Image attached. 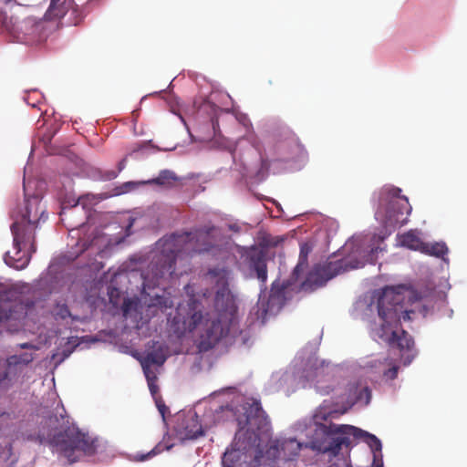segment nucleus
Here are the masks:
<instances>
[{
	"label": "nucleus",
	"mask_w": 467,
	"mask_h": 467,
	"mask_svg": "<svg viewBox=\"0 0 467 467\" xmlns=\"http://www.w3.org/2000/svg\"><path fill=\"white\" fill-rule=\"evenodd\" d=\"M213 225L196 229L194 232L173 234L161 239L157 245L161 248L147 270L142 274L143 284L148 286L160 285L161 279L171 275L178 259L189 258L194 254H214L219 250Z\"/></svg>",
	"instance_id": "1"
},
{
	"label": "nucleus",
	"mask_w": 467,
	"mask_h": 467,
	"mask_svg": "<svg viewBox=\"0 0 467 467\" xmlns=\"http://www.w3.org/2000/svg\"><path fill=\"white\" fill-rule=\"evenodd\" d=\"M236 420L239 428L234 444L223 453V467H240L245 463V452L254 446H259L261 439L267 437L271 429L270 420L257 400L244 403L243 413Z\"/></svg>",
	"instance_id": "2"
},
{
	"label": "nucleus",
	"mask_w": 467,
	"mask_h": 467,
	"mask_svg": "<svg viewBox=\"0 0 467 467\" xmlns=\"http://www.w3.org/2000/svg\"><path fill=\"white\" fill-rule=\"evenodd\" d=\"M48 425L53 431L47 435L39 432L36 437L40 444L47 443L54 450L68 460L70 463L78 461L82 456H92L97 451V440L88 433L82 431L67 416L60 413L48 419Z\"/></svg>",
	"instance_id": "3"
},
{
	"label": "nucleus",
	"mask_w": 467,
	"mask_h": 467,
	"mask_svg": "<svg viewBox=\"0 0 467 467\" xmlns=\"http://www.w3.org/2000/svg\"><path fill=\"white\" fill-rule=\"evenodd\" d=\"M199 306L200 304L195 299H190L187 302L186 314L184 315L185 307L180 305L175 318H178L179 322L182 321L184 328L189 331L200 327L199 348L202 351H208L221 340L227 331H225L217 313H207L203 316Z\"/></svg>",
	"instance_id": "4"
},
{
	"label": "nucleus",
	"mask_w": 467,
	"mask_h": 467,
	"mask_svg": "<svg viewBox=\"0 0 467 467\" xmlns=\"http://www.w3.org/2000/svg\"><path fill=\"white\" fill-rule=\"evenodd\" d=\"M333 411L324 412L321 415L317 413L315 419V431L310 441V448L319 452H329L333 456H337L342 446L350 444V437L356 427L351 425H337L329 423L328 425L317 422L318 419L327 420L332 415Z\"/></svg>",
	"instance_id": "5"
},
{
	"label": "nucleus",
	"mask_w": 467,
	"mask_h": 467,
	"mask_svg": "<svg viewBox=\"0 0 467 467\" xmlns=\"http://www.w3.org/2000/svg\"><path fill=\"white\" fill-rule=\"evenodd\" d=\"M389 294L386 293L383 297L378 300V313L381 321L379 327L375 329V335L382 341L386 342L390 348H398L401 356L405 353L412 351L414 341L411 336L405 330L400 332L395 331L393 328L400 322L397 306H387L389 302Z\"/></svg>",
	"instance_id": "6"
},
{
	"label": "nucleus",
	"mask_w": 467,
	"mask_h": 467,
	"mask_svg": "<svg viewBox=\"0 0 467 467\" xmlns=\"http://www.w3.org/2000/svg\"><path fill=\"white\" fill-rule=\"evenodd\" d=\"M401 190L395 186H385L379 192V206L375 212L376 220L386 229L402 226L408 223L411 206Z\"/></svg>",
	"instance_id": "7"
},
{
	"label": "nucleus",
	"mask_w": 467,
	"mask_h": 467,
	"mask_svg": "<svg viewBox=\"0 0 467 467\" xmlns=\"http://www.w3.org/2000/svg\"><path fill=\"white\" fill-rule=\"evenodd\" d=\"M45 210L40 206V200L33 196L26 200L25 213L16 218L11 225V232L16 245L30 244L31 253L36 252L35 232L41 220L47 219Z\"/></svg>",
	"instance_id": "8"
},
{
	"label": "nucleus",
	"mask_w": 467,
	"mask_h": 467,
	"mask_svg": "<svg viewBox=\"0 0 467 467\" xmlns=\"http://www.w3.org/2000/svg\"><path fill=\"white\" fill-rule=\"evenodd\" d=\"M34 359V354L27 352L7 357L4 365L0 366V392L7 391L16 383L22 385L25 368Z\"/></svg>",
	"instance_id": "9"
},
{
	"label": "nucleus",
	"mask_w": 467,
	"mask_h": 467,
	"mask_svg": "<svg viewBox=\"0 0 467 467\" xmlns=\"http://www.w3.org/2000/svg\"><path fill=\"white\" fill-rule=\"evenodd\" d=\"M365 262L359 259L345 258L342 260L327 262L324 265H317L309 273L307 282L315 286H323L328 280L336 275L352 269L364 266Z\"/></svg>",
	"instance_id": "10"
},
{
	"label": "nucleus",
	"mask_w": 467,
	"mask_h": 467,
	"mask_svg": "<svg viewBox=\"0 0 467 467\" xmlns=\"http://www.w3.org/2000/svg\"><path fill=\"white\" fill-rule=\"evenodd\" d=\"M173 431L181 441L196 440L204 435L199 417L193 410L179 412L175 416Z\"/></svg>",
	"instance_id": "11"
},
{
	"label": "nucleus",
	"mask_w": 467,
	"mask_h": 467,
	"mask_svg": "<svg viewBox=\"0 0 467 467\" xmlns=\"http://www.w3.org/2000/svg\"><path fill=\"white\" fill-rule=\"evenodd\" d=\"M285 299V288L280 286L277 281L274 282L268 300L266 302L259 300L253 308L256 316V320L264 325L266 322L269 313L277 312L283 307Z\"/></svg>",
	"instance_id": "12"
},
{
	"label": "nucleus",
	"mask_w": 467,
	"mask_h": 467,
	"mask_svg": "<svg viewBox=\"0 0 467 467\" xmlns=\"http://www.w3.org/2000/svg\"><path fill=\"white\" fill-rule=\"evenodd\" d=\"M267 258L268 252L265 247L252 246L244 254V264L252 273L255 274L265 288L267 281Z\"/></svg>",
	"instance_id": "13"
},
{
	"label": "nucleus",
	"mask_w": 467,
	"mask_h": 467,
	"mask_svg": "<svg viewBox=\"0 0 467 467\" xmlns=\"http://www.w3.org/2000/svg\"><path fill=\"white\" fill-rule=\"evenodd\" d=\"M15 293L5 291L0 294V322L21 320L27 315L28 306L21 299L14 298Z\"/></svg>",
	"instance_id": "14"
},
{
	"label": "nucleus",
	"mask_w": 467,
	"mask_h": 467,
	"mask_svg": "<svg viewBox=\"0 0 467 467\" xmlns=\"http://www.w3.org/2000/svg\"><path fill=\"white\" fill-rule=\"evenodd\" d=\"M13 243L15 241L13 240ZM15 254L11 255L9 253H6L5 255V262L7 265L16 269L22 270L25 269L32 257L34 253L30 251V244H20L18 247L14 244Z\"/></svg>",
	"instance_id": "15"
},
{
	"label": "nucleus",
	"mask_w": 467,
	"mask_h": 467,
	"mask_svg": "<svg viewBox=\"0 0 467 467\" xmlns=\"http://www.w3.org/2000/svg\"><path fill=\"white\" fill-rule=\"evenodd\" d=\"M281 456L284 462L292 461L298 456L302 444L296 439L278 440Z\"/></svg>",
	"instance_id": "16"
},
{
	"label": "nucleus",
	"mask_w": 467,
	"mask_h": 467,
	"mask_svg": "<svg viewBox=\"0 0 467 467\" xmlns=\"http://www.w3.org/2000/svg\"><path fill=\"white\" fill-rule=\"evenodd\" d=\"M166 359L165 348L159 343H153L152 349L146 353L140 359V363L162 366Z\"/></svg>",
	"instance_id": "17"
},
{
	"label": "nucleus",
	"mask_w": 467,
	"mask_h": 467,
	"mask_svg": "<svg viewBox=\"0 0 467 467\" xmlns=\"http://www.w3.org/2000/svg\"><path fill=\"white\" fill-rule=\"evenodd\" d=\"M73 0H51L47 16L50 18L63 17L74 5Z\"/></svg>",
	"instance_id": "18"
},
{
	"label": "nucleus",
	"mask_w": 467,
	"mask_h": 467,
	"mask_svg": "<svg viewBox=\"0 0 467 467\" xmlns=\"http://www.w3.org/2000/svg\"><path fill=\"white\" fill-rule=\"evenodd\" d=\"M231 271L226 266H215L209 269L207 277L215 285L221 288H224L228 285V279Z\"/></svg>",
	"instance_id": "19"
},
{
	"label": "nucleus",
	"mask_w": 467,
	"mask_h": 467,
	"mask_svg": "<svg viewBox=\"0 0 467 467\" xmlns=\"http://www.w3.org/2000/svg\"><path fill=\"white\" fill-rule=\"evenodd\" d=\"M400 243L404 247L421 253L425 242L420 238V233L410 230L400 235Z\"/></svg>",
	"instance_id": "20"
},
{
	"label": "nucleus",
	"mask_w": 467,
	"mask_h": 467,
	"mask_svg": "<svg viewBox=\"0 0 467 467\" xmlns=\"http://www.w3.org/2000/svg\"><path fill=\"white\" fill-rule=\"evenodd\" d=\"M344 396H346V400L348 403L353 404L357 401H364L367 405L370 401L371 392L368 387H365L357 394V387L355 385H350Z\"/></svg>",
	"instance_id": "21"
},
{
	"label": "nucleus",
	"mask_w": 467,
	"mask_h": 467,
	"mask_svg": "<svg viewBox=\"0 0 467 467\" xmlns=\"http://www.w3.org/2000/svg\"><path fill=\"white\" fill-rule=\"evenodd\" d=\"M423 247L424 248H422L421 254L441 258L445 262L448 261V259L445 258V256L447 255L449 249L445 243H424Z\"/></svg>",
	"instance_id": "22"
},
{
	"label": "nucleus",
	"mask_w": 467,
	"mask_h": 467,
	"mask_svg": "<svg viewBox=\"0 0 467 467\" xmlns=\"http://www.w3.org/2000/svg\"><path fill=\"white\" fill-rule=\"evenodd\" d=\"M312 251V247L307 243H304L300 245V253L298 263L294 268L293 275L296 279H297L300 275L305 271V269L308 265V255Z\"/></svg>",
	"instance_id": "23"
},
{
	"label": "nucleus",
	"mask_w": 467,
	"mask_h": 467,
	"mask_svg": "<svg viewBox=\"0 0 467 467\" xmlns=\"http://www.w3.org/2000/svg\"><path fill=\"white\" fill-rule=\"evenodd\" d=\"M178 181L179 177L175 174L174 171L170 170H162L160 171L156 178L150 180L149 182L151 184L161 185L165 188H171Z\"/></svg>",
	"instance_id": "24"
},
{
	"label": "nucleus",
	"mask_w": 467,
	"mask_h": 467,
	"mask_svg": "<svg viewBox=\"0 0 467 467\" xmlns=\"http://www.w3.org/2000/svg\"><path fill=\"white\" fill-rule=\"evenodd\" d=\"M357 431H353L352 437L360 439L363 438L365 442L369 446L373 451H380L382 449L381 441L374 434L365 431L356 427Z\"/></svg>",
	"instance_id": "25"
},
{
	"label": "nucleus",
	"mask_w": 467,
	"mask_h": 467,
	"mask_svg": "<svg viewBox=\"0 0 467 467\" xmlns=\"http://www.w3.org/2000/svg\"><path fill=\"white\" fill-rule=\"evenodd\" d=\"M388 293L389 296V302H387V306H390L389 304L391 305H394V306H397L398 307V315L400 317V320L402 319L404 321H409L411 319V317L410 315L411 314H414V311H403L400 315V312H401V308L402 306H400V295H395L393 290L391 289H386L383 291V294L380 297H383L385 296V294Z\"/></svg>",
	"instance_id": "26"
},
{
	"label": "nucleus",
	"mask_w": 467,
	"mask_h": 467,
	"mask_svg": "<svg viewBox=\"0 0 467 467\" xmlns=\"http://www.w3.org/2000/svg\"><path fill=\"white\" fill-rule=\"evenodd\" d=\"M265 458L273 464H276L278 462L283 461L278 440L270 441L265 451Z\"/></svg>",
	"instance_id": "27"
},
{
	"label": "nucleus",
	"mask_w": 467,
	"mask_h": 467,
	"mask_svg": "<svg viewBox=\"0 0 467 467\" xmlns=\"http://www.w3.org/2000/svg\"><path fill=\"white\" fill-rule=\"evenodd\" d=\"M70 10V22L69 25L72 26H79L83 19L86 17L87 14L88 13V10H87L86 5H74L73 7Z\"/></svg>",
	"instance_id": "28"
},
{
	"label": "nucleus",
	"mask_w": 467,
	"mask_h": 467,
	"mask_svg": "<svg viewBox=\"0 0 467 467\" xmlns=\"http://www.w3.org/2000/svg\"><path fill=\"white\" fill-rule=\"evenodd\" d=\"M330 381V377L327 375V377H323L322 379H318L316 383L317 391L322 395H327L331 391L334 390L331 385H327L326 383Z\"/></svg>",
	"instance_id": "29"
},
{
	"label": "nucleus",
	"mask_w": 467,
	"mask_h": 467,
	"mask_svg": "<svg viewBox=\"0 0 467 467\" xmlns=\"http://www.w3.org/2000/svg\"><path fill=\"white\" fill-rule=\"evenodd\" d=\"M45 29H46L45 22L40 21V22H36L34 25H32V26H31L32 32L39 34L38 38L36 39L37 42H42L47 38V35L46 33H44Z\"/></svg>",
	"instance_id": "30"
},
{
	"label": "nucleus",
	"mask_w": 467,
	"mask_h": 467,
	"mask_svg": "<svg viewBox=\"0 0 467 467\" xmlns=\"http://www.w3.org/2000/svg\"><path fill=\"white\" fill-rule=\"evenodd\" d=\"M144 375L146 377L147 382L150 381H158V377L156 372L151 368L152 365H149L147 363H140Z\"/></svg>",
	"instance_id": "31"
},
{
	"label": "nucleus",
	"mask_w": 467,
	"mask_h": 467,
	"mask_svg": "<svg viewBox=\"0 0 467 467\" xmlns=\"http://www.w3.org/2000/svg\"><path fill=\"white\" fill-rule=\"evenodd\" d=\"M164 450V447L162 444L159 443L157 444L150 451H149L147 454H140L137 456L138 461H145L150 457H153L159 453H161Z\"/></svg>",
	"instance_id": "32"
},
{
	"label": "nucleus",
	"mask_w": 467,
	"mask_h": 467,
	"mask_svg": "<svg viewBox=\"0 0 467 467\" xmlns=\"http://www.w3.org/2000/svg\"><path fill=\"white\" fill-rule=\"evenodd\" d=\"M154 400H155L156 406H157L160 413L161 414L162 417H164L165 413L169 410L168 407L165 405L161 397L156 398V399H154Z\"/></svg>",
	"instance_id": "33"
},
{
	"label": "nucleus",
	"mask_w": 467,
	"mask_h": 467,
	"mask_svg": "<svg viewBox=\"0 0 467 467\" xmlns=\"http://www.w3.org/2000/svg\"><path fill=\"white\" fill-rule=\"evenodd\" d=\"M399 367L397 365H393L390 368L384 371V377L389 379H394L398 376Z\"/></svg>",
	"instance_id": "34"
},
{
	"label": "nucleus",
	"mask_w": 467,
	"mask_h": 467,
	"mask_svg": "<svg viewBox=\"0 0 467 467\" xmlns=\"http://www.w3.org/2000/svg\"><path fill=\"white\" fill-rule=\"evenodd\" d=\"M147 383H148L149 389H150V394L153 397V399L161 397L159 394V386L157 384V381H152V382L150 381Z\"/></svg>",
	"instance_id": "35"
},
{
	"label": "nucleus",
	"mask_w": 467,
	"mask_h": 467,
	"mask_svg": "<svg viewBox=\"0 0 467 467\" xmlns=\"http://www.w3.org/2000/svg\"><path fill=\"white\" fill-rule=\"evenodd\" d=\"M18 347L23 349H35V350L37 349V348L36 346H34L31 343H27V342L19 344Z\"/></svg>",
	"instance_id": "36"
},
{
	"label": "nucleus",
	"mask_w": 467,
	"mask_h": 467,
	"mask_svg": "<svg viewBox=\"0 0 467 467\" xmlns=\"http://www.w3.org/2000/svg\"><path fill=\"white\" fill-rule=\"evenodd\" d=\"M59 315L62 318L68 317L70 315L68 308L67 306L61 307Z\"/></svg>",
	"instance_id": "37"
},
{
	"label": "nucleus",
	"mask_w": 467,
	"mask_h": 467,
	"mask_svg": "<svg viewBox=\"0 0 467 467\" xmlns=\"http://www.w3.org/2000/svg\"><path fill=\"white\" fill-rule=\"evenodd\" d=\"M372 467H383L382 459H378L376 455H374L373 466Z\"/></svg>",
	"instance_id": "38"
},
{
	"label": "nucleus",
	"mask_w": 467,
	"mask_h": 467,
	"mask_svg": "<svg viewBox=\"0 0 467 467\" xmlns=\"http://www.w3.org/2000/svg\"><path fill=\"white\" fill-rule=\"evenodd\" d=\"M130 300H125L124 303H123V312L124 314L126 315L129 311V307H130Z\"/></svg>",
	"instance_id": "39"
},
{
	"label": "nucleus",
	"mask_w": 467,
	"mask_h": 467,
	"mask_svg": "<svg viewBox=\"0 0 467 467\" xmlns=\"http://www.w3.org/2000/svg\"><path fill=\"white\" fill-rule=\"evenodd\" d=\"M412 358H413V356H411V357L408 356L406 358V360L404 361V365H409L411 362Z\"/></svg>",
	"instance_id": "40"
},
{
	"label": "nucleus",
	"mask_w": 467,
	"mask_h": 467,
	"mask_svg": "<svg viewBox=\"0 0 467 467\" xmlns=\"http://www.w3.org/2000/svg\"><path fill=\"white\" fill-rule=\"evenodd\" d=\"M354 244V242H349L346 244V248L351 247Z\"/></svg>",
	"instance_id": "41"
},
{
	"label": "nucleus",
	"mask_w": 467,
	"mask_h": 467,
	"mask_svg": "<svg viewBox=\"0 0 467 467\" xmlns=\"http://www.w3.org/2000/svg\"><path fill=\"white\" fill-rule=\"evenodd\" d=\"M124 162H125V160H123L119 162V170H121L124 167Z\"/></svg>",
	"instance_id": "42"
},
{
	"label": "nucleus",
	"mask_w": 467,
	"mask_h": 467,
	"mask_svg": "<svg viewBox=\"0 0 467 467\" xmlns=\"http://www.w3.org/2000/svg\"><path fill=\"white\" fill-rule=\"evenodd\" d=\"M84 247L81 249V251H85L87 249V246L83 245Z\"/></svg>",
	"instance_id": "43"
}]
</instances>
